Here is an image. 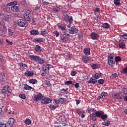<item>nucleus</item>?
Returning <instances> with one entry per match:
<instances>
[{"label": "nucleus", "mask_w": 127, "mask_h": 127, "mask_svg": "<svg viewBox=\"0 0 127 127\" xmlns=\"http://www.w3.org/2000/svg\"><path fill=\"white\" fill-rule=\"evenodd\" d=\"M62 13L63 14L62 15V19L64 21H68L69 23L70 24H72L73 23V17L71 15H68V11L66 10H62Z\"/></svg>", "instance_id": "f257e3e1"}, {"label": "nucleus", "mask_w": 127, "mask_h": 127, "mask_svg": "<svg viewBox=\"0 0 127 127\" xmlns=\"http://www.w3.org/2000/svg\"><path fill=\"white\" fill-rule=\"evenodd\" d=\"M104 114V112L102 111L100 112L98 111L96 112L95 113H93L90 114V119L94 122H96L97 121V117H100L102 115Z\"/></svg>", "instance_id": "f03ea898"}, {"label": "nucleus", "mask_w": 127, "mask_h": 127, "mask_svg": "<svg viewBox=\"0 0 127 127\" xmlns=\"http://www.w3.org/2000/svg\"><path fill=\"white\" fill-rule=\"evenodd\" d=\"M69 38L70 35L68 33V31H65L63 32V35L61 37V39L62 43H66Z\"/></svg>", "instance_id": "7ed1b4c3"}, {"label": "nucleus", "mask_w": 127, "mask_h": 127, "mask_svg": "<svg viewBox=\"0 0 127 127\" xmlns=\"http://www.w3.org/2000/svg\"><path fill=\"white\" fill-rule=\"evenodd\" d=\"M11 89L10 86L6 85L1 90V93L2 94L5 93L7 96H10L11 92L9 91Z\"/></svg>", "instance_id": "20e7f679"}, {"label": "nucleus", "mask_w": 127, "mask_h": 127, "mask_svg": "<svg viewBox=\"0 0 127 127\" xmlns=\"http://www.w3.org/2000/svg\"><path fill=\"white\" fill-rule=\"evenodd\" d=\"M52 99L49 98L48 97H44L41 100V104L42 105H47L49 103H52Z\"/></svg>", "instance_id": "39448f33"}, {"label": "nucleus", "mask_w": 127, "mask_h": 127, "mask_svg": "<svg viewBox=\"0 0 127 127\" xmlns=\"http://www.w3.org/2000/svg\"><path fill=\"white\" fill-rule=\"evenodd\" d=\"M17 23L18 26L20 27H26L28 25L27 22L23 19H19Z\"/></svg>", "instance_id": "423d86ee"}, {"label": "nucleus", "mask_w": 127, "mask_h": 127, "mask_svg": "<svg viewBox=\"0 0 127 127\" xmlns=\"http://www.w3.org/2000/svg\"><path fill=\"white\" fill-rule=\"evenodd\" d=\"M44 97V96L40 92L37 95L34 96L33 100L36 102H38L40 100H42Z\"/></svg>", "instance_id": "0eeeda50"}, {"label": "nucleus", "mask_w": 127, "mask_h": 127, "mask_svg": "<svg viewBox=\"0 0 127 127\" xmlns=\"http://www.w3.org/2000/svg\"><path fill=\"white\" fill-rule=\"evenodd\" d=\"M53 65L51 64H46L43 65L42 66V70L45 72H49V69L52 67Z\"/></svg>", "instance_id": "6e6552de"}, {"label": "nucleus", "mask_w": 127, "mask_h": 127, "mask_svg": "<svg viewBox=\"0 0 127 127\" xmlns=\"http://www.w3.org/2000/svg\"><path fill=\"white\" fill-rule=\"evenodd\" d=\"M69 33L70 34H76L78 32V29L73 26L68 29Z\"/></svg>", "instance_id": "1a4fd4ad"}, {"label": "nucleus", "mask_w": 127, "mask_h": 127, "mask_svg": "<svg viewBox=\"0 0 127 127\" xmlns=\"http://www.w3.org/2000/svg\"><path fill=\"white\" fill-rule=\"evenodd\" d=\"M6 78H5V74L3 72H0V83L2 84H4Z\"/></svg>", "instance_id": "9d476101"}, {"label": "nucleus", "mask_w": 127, "mask_h": 127, "mask_svg": "<svg viewBox=\"0 0 127 127\" xmlns=\"http://www.w3.org/2000/svg\"><path fill=\"white\" fill-rule=\"evenodd\" d=\"M57 27L61 29V31H64L66 30V24L64 23H59L57 24Z\"/></svg>", "instance_id": "9b49d317"}, {"label": "nucleus", "mask_w": 127, "mask_h": 127, "mask_svg": "<svg viewBox=\"0 0 127 127\" xmlns=\"http://www.w3.org/2000/svg\"><path fill=\"white\" fill-rule=\"evenodd\" d=\"M91 38L93 40H97L99 38V35L96 32H92L91 33Z\"/></svg>", "instance_id": "f8f14e48"}, {"label": "nucleus", "mask_w": 127, "mask_h": 127, "mask_svg": "<svg viewBox=\"0 0 127 127\" xmlns=\"http://www.w3.org/2000/svg\"><path fill=\"white\" fill-rule=\"evenodd\" d=\"M112 97L113 98H114V99H116L117 100H123V98L121 97V95L119 93H113L112 94Z\"/></svg>", "instance_id": "ddd939ff"}, {"label": "nucleus", "mask_w": 127, "mask_h": 127, "mask_svg": "<svg viewBox=\"0 0 127 127\" xmlns=\"http://www.w3.org/2000/svg\"><path fill=\"white\" fill-rule=\"evenodd\" d=\"M88 84H96L97 83V79L93 78V76L91 77L88 81H87Z\"/></svg>", "instance_id": "4468645a"}, {"label": "nucleus", "mask_w": 127, "mask_h": 127, "mask_svg": "<svg viewBox=\"0 0 127 127\" xmlns=\"http://www.w3.org/2000/svg\"><path fill=\"white\" fill-rule=\"evenodd\" d=\"M26 77H31L34 75V73L33 71H29V69H27L26 72L24 73Z\"/></svg>", "instance_id": "2eb2a0df"}, {"label": "nucleus", "mask_w": 127, "mask_h": 127, "mask_svg": "<svg viewBox=\"0 0 127 127\" xmlns=\"http://www.w3.org/2000/svg\"><path fill=\"white\" fill-rule=\"evenodd\" d=\"M30 34L31 36H37L39 35V31L38 30L33 29L30 31Z\"/></svg>", "instance_id": "dca6fc26"}, {"label": "nucleus", "mask_w": 127, "mask_h": 127, "mask_svg": "<svg viewBox=\"0 0 127 127\" xmlns=\"http://www.w3.org/2000/svg\"><path fill=\"white\" fill-rule=\"evenodd\" d=\"M11 10H12V11L14 13H18L19 12L20 9L18 8V6H17L16 5H14V6L11 7Z\"/></svg>", "instance_id": "f3484780"}, {"label": "nucleus", "mask_w": 127, "mask_h": 127, "mask_svg": "<svg viewBox=\"0 0 127 127\" xmlns=\"http://www.w3.org/2000/svg\"><path fill=\"white\" fill-rule=\"evenodd\" d=\"M29 58L31 60L37 62L40 57L36 55H29Z\"/></svg>", "instance_id": "a211bd4d"}, {"label": "nucleus", "mask_w": 127, "mask_h": 127, "mask_svg": "<svg viewBox=\"0 0 127 127\" xmlns=\"http://www.w3.org/2000/svg\"><path fill=\"white\" fill-rule=\"evenodd\" d=\"M45 39H43V38H35L33 39V42L35 43H43L44 42Z\"/></svg>", "instance_id": "6ab92c4d"}, {"label": "nucleus", "mask_w": 127, "mask_h": 127, "mask_svg": "<svg viewBox=\"0 0 127 127\" xmlns=\"http://www.w3.org/2000/svg\"><path fill=\"white\" fill-rule=\"evenodd\" d=\"M15 123V120L13 118H10L8 120V122H7V123L9 125V127H12V126L13 125V124H14Z\"/></svg>", "instance_id": "aec40b11"}, {"label": "nucleus", "mask_w": 127, "mask_h": 127, "mask_svg": "<svg viewBox=\"0 0 127 127\" xmlns=\"http://www.w3.org/2000/svg\"><path fill=\"white\" fill-rule=\"evenodd\" d=\"M113 59H107V64L109 65V66H112L114 64H115V61H113Z\"/></svg>", "instance_id": "412c9836"}, {"label": "nucleus", "mask_w": 127, "mask_h": 127, "mask_svg": "<svg viewBox=\"0 0 127 127\" xmlns=\"http://www.w3.org/2000/svg\"><path fill=\"white\" fill-rule=\"evenodd\" d=\"M35 51L36 52H41L42 51V47H40L39 45H37L35 47Z\"/></svg>", "instance_id": "4be33fe9"}, {"label": "nucleus", "mask_w": 127, "mask_h": 127, "mask_svg": "<svg viewBox=\"0 0 127 127\" xmlns=\"http://www.w3.org/2000/svg\"><path fill=\"white\" fill-rule=\"evenodd\" d=\"M103 75V74L102 73H95V74H94L93 76V78L96 79H99L100 78V77L102 76Z\"/></svg>", "instance_id": "5701e85b"}, {"label": "nucleus", "mask_w": 127, "mask_h": 127, "mask_svg": "<svg viewBox=\"0 0 127 127\" xmlns=\"http://www.w3.org/2000/svg\"><path fill=\"white\" fill-rule=\"evenodd\" d=\"M90 50L89 48H86L83 50V53H84L85 55H90L91 54L90 52Z\"/></svg>", "instance_id": "b1692460"}, {"label": "nucleus", "mask_w": 127, "mask_h": 127, "mask_svg": "<svg viewBox=\"0 0 127 127\" xmlns=\"http://www.w3.org/2000/svg\"><path fill=\"white\" fill-rule=\"evenodd\" d=\"M102 27L106 29H108L110 28V27H111V25H110L109 23L105 22L102 24Z\"/></svg>", "instance_id": "393cba45"}, {"label": "nucleus", "mask_w": 127, "mask_h": 127, "mask_svg": "<svg viewBox=\"0 0 127 127\" xmlns=\"http://www.w3.org/2000/svg\"><path fill=\"white\" fill-rule=\"evenodd\" d=\"M28 82L30 84H35L38 82V81H37V80L36 79L32 78V79H30L28 80Z\"/></svg>", "instance_id": "a878e982"}, {"label": "nucleus", "mask_w": 127, "mask_h": 127, "mask_svg": "<svg viewBox=\"0 0 127 127\" xmlns=\"http://www.w3.org/2000/svg\"><path fill=\"white\" fill-rule=\"evenodd\" d=\"M52 2V0H42V3L44 5H48L49 4H51Z\"/></svg>", "instance_id": "bb28decb"}, {"label": "nucleus", "mask_w": 127, "mask_h": 127, "mask_svg": "<svg viewBox=\"0 0 127 127\" xmlns=\"http://www.w3.org/2000/svg\"><path fill=\"white\" fill-rule=\"evenodd\" d=\"M82 61L84 63H87L89 61V58L87 56H83L82 58Z\"/></svg>", "instance_id": "cd10ccee"}, {"label": "nucleus", "mask_w": 127, "mask_h": 127, "mask_svg": "<svg viewBox=\"0 0 127 127\" xmlns=\"http://www.w3.org/2000/svg\"><path fill=\"white\" fill-rule=\"evenodd\" d=\"M119 37L121 38V40H120V41H123V39L126 40L127 39V33H125L123 35H121L119 36Z\"/></svg>", "instance_id": "c85d7f7f"}, {"label": "nucleus", "mask_w": 127, "mask_h": 127, "mask_svg": "<svg viewBox=\"0 0 127 127\" xmlns=\"http://www.w3.org/2000/svg\"><path fill=\"white\" fill-rule=\"evenodd\" d=\"M8 33L9 36H12L13 34H14V31L13 30V29H8Z\"/></svg>", "instance_id": "c756f323"}, {"label": "nucleus", "mask_w": 127, "mask_h": 127, "mask_svg": "<svg viewBox=\"0 0 127 127\" xmlns=\"http://www.w3.org/2000/svg\"><path fill=\"white\" fill-rule=\"evenodd\" d=\"M33 89L32 87L27 85V84H24V90H30Z\"/></svg>", "instance_id": "7c9ffc66"}, {"label": "nucleus", "mask_w": 127, "mask_h": 127, "mask_svg": "<svg viewBox=\"0 0 127 127\" xmlns=\"http://www.w3.org/2000/svg\"><path fill=\"white\" fill-rule=\"evenodd\" d=\"M37 62L40 64H43L45 63V60L44 59H41L40 57L38 59Z\"/></svg>", "instance_id": "2f4dec72"}, {"label": "nucleus", "mask_w": 127, "mask_h": 127, "mask_svg": "<svg viewBox=\"0 0 127 127\" xmlns=\"http://www.w3.org/2000/svg\"><path fill=\"white\" fill-rule=\"evenodd\" d=\"M115 62L117 63H120V62L122 61V58L121 57L119 56H117L115 57Z\"/></svg>", "instance_id": "473e14b6"}, {"label": "nucleus", "mask_w": 127, "mask_h": 127, "mask_svg": "<svg viewBox=\"0 0 127 127\" xmlns=\"http://www.w3.org/2000/svg\"><path fill=\"white\" fill-rule=\"evenodd\" d=\"M26 125H30L32 123L31 120L29 119H26L24 122Z\"/></svg>", "instance_id": "72a5a7b5"}, {"label": "nucleus", "mask_w": 127, "mask_h": 127, "mask_svg": "<svg viewBox=\"0 0 127 127\" xmlns=\"http://www.w3.org/2000/svg\"><path fill=\"white\" fill-rule=\"evenodd\" d=\"M59 101L61 104L64 103L66 101H67V99L64 98H60L59 99Z\"/></svg>", "instance_id": "f704fd0d"}, {"label": "nucleus", "mask_w": 127, "mask_h": 127, "mask_svg": "<svg viewBox=\"0 0 127 127\" xmlns=\"http://www.w3.org/2000/svg\"><path fill=\"white\" fill-rule=\"evenodd\" d=\"M114 4L116 6H119L121 4L120 0H114Z\"/></svg>", "instance_id": "c9c22d12"}, {"label": "nucleus", "mask_w": 127, "mask_h": 127, "mask_svg": "<svg viewBox=\"0 0 127 127\" xmlns=\"http://www.w3.org/2000/svg\"><path fill=\"white\" fill-rule=\"evenodd\" d=\"M91 68L93 70H96L98 68V64H93L92 65H91Z\"/></svg>", "instance_id": "e433bc0d"}, {"label": "nucleus", "mask_w": 127, "mask_h": 127, "mask_svg": "<svg viewBox=\"0 0 127 127\" xmlns=\"http://www.w3.org/2000/svg\"><path fill=\"white\" fill-rule=\"evenodd\" d=\"M121 73L127 75V66L123 68L121 70Z\"/></svg>", "instance_id": "4c0bfd02"}, {"label": "nucleus", "mask_w": 127, "mask_h": 127, "mask_svg": "<svg viewBox=\"0 0 127 127\" xmlns=\"http://www.w3.org/2000/svg\"><path fill=\"white\" fill-rule=\"evenodd\" d=\"M108 94L107 92H102L101 93L100 96L102 98H105L108 96Z\"/></svg>", "instance_id": "58836bf2"}, {"label": "nucleus", "mask_w": 127, "mask_h": 127, "mask_svg": "<svg viewBox=\"0 0 127 127\" xmlns=\"http://www.w3.org/2000/svg\"><path fill=\"white\" fill-rule=\"evenodd\" d=\"M125 46H126L125 44L124 43H123V42L120 43L119 44V48H121L122 49H124L125 48Z\"/></svg>", "instance_id": "ea45409f"}, {"label": "nucleus", "mask_w": 127, "mask_h": 127, "mask_svg": "<svg viewBox=\"0 0 127 127\" xmlns=\"http://www.w3.org/2000/svg\"><path fill=\"white\" fill-rule=\"evenodd\" d=\"M37 22V19L36 18H34L32 20V23L33 25H36Z\"/></svg>", "instance_id": "a19ab883"}, {"label": "nucleus", "mask_w": 127, "mask_h": 127, "mask_svg": "<svg viewBox=\"0 0 127 127\" xmlns=\"http://www.w3.org/2000/svg\"><path fill=\"white\" fill-rule=\"evenodd\" d=\"M102 125L103 126H109L111 125V123L109 121L105 122L102 123Z\"/></svg>", "instance_id": "79ce46f5"}, {"label": "nucleus", "mask_w": 127, "mask_h": 127, "mask_svg": "<svg viewBox=\"0 0 127 127\" xmlns=\"http://www.w3.org/2000/svg\"><path fill=\"white\" fill-rule=\"evenodd\" d=\"M76 112L78 115H81L83 114V111L81 110V109H76Z\"/></svg>", "instance_id": "37998d69"}, {"label": "nucleus", "mask_w": 127, "mask_h": 127, "mask_svg": "<svg viewBox=\"0 0 127 127\" xmlns=\"http://www.w3.org/2000/svg\"><path fill=\"white\" fill-rule=\"evenodd\" d=\"M117 77H118L117 73H113L112 74H111V76H110V78L114 79Z\"/></svg>", "instance_id": "c03bdc74"}, {"label": "nucleus", "mask_w": 127, "mask_h": 127, "mask_svg": "<svg viewBox=\"0 0 127 127\" xmlns=\"http://www.w3.org/2000/svg\"><path fill=\"white\" fill-rule=\"evenodd\" d=\"M98 83L100 85L103 84L105 83V81L103 79H99L98 80Z\"/></svg>", "instance_id": "a18cd8bd"}, {"label": "nucleus", "mask_w": 127, "mask_h": 127, "mask_svg": "<svg viewBox=\"0 0 127 127\" xmlns=\"http://www.w3.org/2000/svg\"><path fill=\"white\" fill-rule=\"evenodd\" d=\"M60 11V8L59 7H54L53 8V11L55 12V13H57Z\"/></svg>", "instance_id": "49530a36"}, {"label": "nucleus", "mask_w": 127, "mask_h": 127, "mask_svg": "<svg viewBox=\"0 0 127 127\" xmlns=\"http://www.w3.org/2000/svg\"><path fill=\"white\" fill-rule=\"evenodd\" d=\"M40 33H41L40 35H45L48 34V32L47 30L41 31Z\"/></svg>", "instance_id": "de8ad7c7"}, {"label": "nucleus", "mask_w": 127, "mask_h": 127, "mask_svg": "<svg viewBox=\"0 0 127 127\" xmlns=\"http://www.w3.org/2000/svg\"><path fill=\"white\" fill-rule=\"evenodd\" d=\"M24 17L25 20L26 21L30 20V17H29V15H24Z\"/></svg>", "instance_id": "09e8293b"}, {"label": "nucleus", "mask_w": 127, "mask_h": 127, "mask_svg": "<svg viewBox=\"0 0 127 127\" xmlns=\"http://www.w3.org/2000/svg\"><path fill=\"white\" fill-rule=\"evenodd\" d=\"M108 118V115L107 114L103 115L102 114V116H101V119L103 120H105V119Z\"/></svg>", "instance_id": "8fccbe9b"}, {"label": "nucleus", "mask_w": 127, "mask_h": 127, "mask_svg": "<svg viewBox=\"0 0 127 127\" xmlns=\"http://www.w3.org/2000/svg\"><path fill=\"white\" fill-rule=\"evenodd\" d=\"M64 84L66 85H71L72 84V81H64Z\"/></svg>", "instance_id": "3c124183"}, {"label": "nucleus", "mask_w": 127, "mask_h": 127, "mask_svg": "<svg viewBox=\"0 0 127 127\" xmlns=\"http://www.w3.org/2000/svg\"><path fill=\"white\" fill-rule=\"evenodd\" d=\"M19 97L24 100H25L26 98V96L24 94H21L20 95H19Z\"/></svg>", "instance_id": "603ef678"}, {"label": "nucleus", "mask_w": 127, "mask_h": 127, "mask_svg": "<svg viewBox=\"0 0 127 127\" xmlns=\"http://www.w3.org/2000/svg\"><path fill=\"white\" fill-rule=\"evenodd\" d=\"M122 91H123V94L127 95V88H123Z\"/></svg>", "instance_id": "864d4df0"}, {"label": "nucleus", "mask_w": 127, "mask_h": 127, "mask_svg": "<svg viewBox=\"0 0 127 127\" xmlns=\"http://www.w3.org/2000/svg\"><path fill=\"white\" fill-rule=\"evenodd\" d=\"M5 61V57L0 56V62L3 63Z\"/></svg>", "instance_id": "5fc2aeb1"}, {"label": "nucleus", "mask_w": 127, "mask_h": 127, "mask_svg": "<svg viewBox=\"0 0 127 127\" xmlns=\"http://www.w3.org/2000/svg\"><path fill=\"white\" fill-rule=\"evenodd\" d=\"M31 13V11L29 10H26L25 11V14L24 15H29Z\"/></svg>", "instance_id": "6e6d98bb"}, {"label": "nucleus", "mask_w": 127, "mask_h": 127, "mask_svg": "<svg viewBox=\"0 0 127 127\" xmlns=\"http://www.w3.org/2000/svg\"><path fill=\"white\" fill-rule=\"evenodd\" d=\"M11 6H13V5H17V2L16 1H11L9 2Z\"/></svg>", "instance_id": "4d7b16f0"}, {"label": "nucleus", "mask_w": 127, "mask_h": 127, "mask_svg": "<svg viewBox=\"0 0 127 127\" xmlns=\"http://www.w3.org/2000/svg\"><path fill=\"white\" fill-rule=\"evenodd\" d=\"M93 11H94V12L100 13V12H101V10H100V8H95V9Z\"/></svg>", "instance_id": "13d9d810"}, {"label": "nucleus", "mask_w": 127, "mask_h": 127, "mask_svg": "<svg viewBox=\"0 0 127 127\" xmlns=\"http://www.w3.org/2000/svg\"><path fill=\"white\" fill-rule=\"evenodd\" d=\"M54 33L55 35V36H56V37H59V36H60L59 32H58L57 31H54Z\"/></svg>", "instance_id": "bf43d9fd"}, {"label": "nucleus", "mask_w": 127, "mask_h": 127, "mask_svg": "<svg viewBox=\"0 0 127 127\" xmlns=\"http://www.w3.org/2000/svg\"><path fill=\"white\" fill-rule=\"evenodd\" d=\"M76 74H77L76 71H74V70L71 71V73H70V75H71V76H75Z\"/></svg>", "instance_id": "052dcab7"}, {"label": "nucleus", "mask_w": 127, "mask_h": 127, "mask_svg": "<svg viewBox=\"0 0 127 127\" xmlns=\"http://www.w3.org/2000/svg\"><path fill=\"white\" fill-rule=\"evenodd\" d=\"M49 107L50 108L51 110L53 111L55 110L56 108V107L55 105H53V106L50 105Z\"/></svg>", "instance_id": "680f3d73"}, {"label": "nucleus", "mask_w": 127, "mask_h": 127, "mask_svg": "<svg viewBox=\"0 0 127 127\" xmlns=\"http://www.w3.org/2000/svg\"><path fill=\"white\" fill-rule=\"evenodd\" d=\"M107 59L114 60V56L112 55V54H110V55H109L107 58Z\"/></svg>", "instance_id": "e2e57ef3"}, {"label": "nucleus", "mask_w": 127, "mask_h": 127, "mask_svg": "<svg viewBox=\"0 0 127 127\" xmlns=\"http://www.w3.org/2000/svg\"><path fill=\"white\" fill-rule=\"evenodd\" d=\"M0 127H6V125L3 123H0Z\"/></svg>", "instance_id": "0e129e2a"}, {"label": "nucleus", "mask_w": 127, "mask_h": 127, "mask_svg": "<svg viewBox=\"0 0 127 127\" xmlns=\"http://www.w3.org/2000/svg\"><path fill=\"white\" fill-rule=\"evenodd\" d=\"M54 101L55 104H56L57 105H59L60 103L59 100H57L56 99H54Z\"/></svg>", "instance_id": "69168bd1"}, {"label": "nucleus", "mask_w": 127, "mask_h": 127, "mask_svg": "<svg viewBox=\"0 0 127 127\" xmlns=\"http://www.w3.org/2000/svg\"><path fill=\"white\" fill-rule=\"evenodd\" d=\"M87 111L89 113H90V112H95L96 110H95V109H88V110H87Z\"/></svg>", "instance_id": "338daca9"}, {"label": "nucleus", "mask_w": 127, "mask_h": 127, "mask_svg": "<svg viewBox=\"0 0 127 127\" xmlns=\"http://www.w3.org/2000/svg\"><path fill=\"white\" fill-rule=\"evenodd\" d=\"M79 86V84L78 83H77L75 84V85H74V87L75 88H78Z\"/></svg>", "instance_id": "774afa93"}]
</instances>
